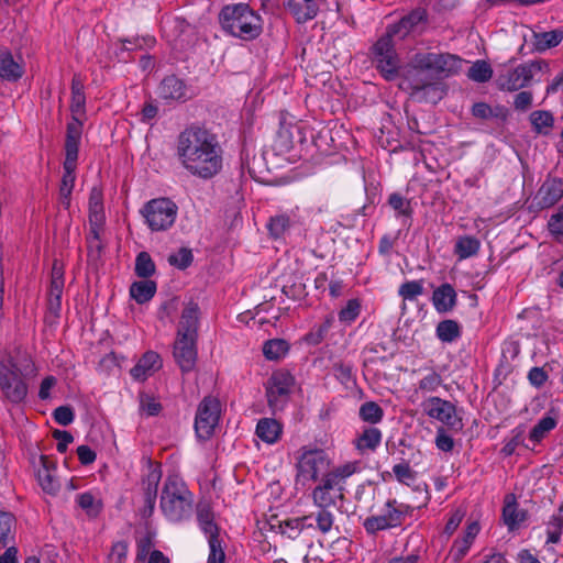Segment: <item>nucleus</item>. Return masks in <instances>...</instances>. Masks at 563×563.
Wrapping results in <instances>:
<instances>
[{"mask_svg":"<svg viewBox=\"0 0 563 563\" xmlns=\"http://www.w3.org/2000/svg\"><path fill=\"white\" fill-rule=\"evenodd\" d=\"M461 58L450 53H417L404 70L411 97L419 102L437 104L446 95L443 80L456 74Z\"/></svg>","mask_w":563,"mask_h":563,"instance_id":"obj_1","label":"nucleus"},{"mask_svg":"<svg viewBox=\"0 0 563 563\" xmlns=\"http://www.w3.org/2000/svg\"><path fill=\"white\" fill-rule=\"evenodd\" d=\"M176 155L192 175L212 178L222 168V150L216 134L199 125H190L179 133Z\"/></svg>","mask_w":563,"mask_h":563,"instance_id":"obj_2","label":"nucleus"},{"mask_svg":"<svg viewBox=\"0 0 563 563\" xmlns=\"http://www.w3.org/2000/svg\"><path fill=\"white\" fill-rule=\"evenodd\" d=\"M427 18L426 9H413L398 23L389 25L386 33L373 46V63L386 80L393 81L399 76L400 62L395 49L394 36L401 32L402 35L408 34L415 26L426 22Z\"/></svg>","mask_w":563,"mask_h":563,"instance_id":"obj_3","label":"nucleus"},{"mask_svg":"<svg viewBox=\"0 0 563 563\" xmlns=\"http://www.w3.org/2000/svg\"><path fill=\"white\" fill-rule=\"evenodd\" d=\"M222 30L240 40L252 41L263 32V20L247 3L224 5L219 13Z\"/></svg>","mask_w":563,"mask_h":563,"instance_id":"obj_4","label":"nucleus"},{"mask_svg":"<svg viewBox=\"0 0 563 563\" xmlns=\"http://www.w3.org/2000/svg\"><path fill=\"white\" fill-rule=\"evenodd\" d=\"M192 494L184 482L177 477L166 478L161 494V509L164 516L173 522H180L192 512Z\"/></svg>","mask_w":563,"mask_h":563,"instance_id":"obj_5","label":"nucleus"},{"mask_svg":"<svg viewBox=\"0 0 563 563\" xmlns=\"http://www.w3.org/2000/svg\"><path fill=\"white\" fill-rule=\"evenodd\" d=\"M27 384L11 355L0 358V393L4 400L19 405L27 396Z\"/></svg>","mask_w":563,"mask_h":563,"instance_id":"obj_6","label":"nucleus"},{"mask_svg":"<svg viewBox=\"0 0 563 563\" xmlns=\"http://www.w3.org/2000/svg\"><path fill=\"white\" fill-rule=\"evenodd\" d=\"M413 507L410 505L398 503L396 499H388L383 514L367 517L363 527L367 534L376 536L379 531L400 527L405 518L411 515Z\"/></svg>","mask_w":563,"mask_h":563,"instance_id":"obj_7","label":"nucleus"},{"mask_svg":"<svg viewBox=\"0 0 563 563\" xmlns=\"http://www.w3.org/2000/svg\"><path fill=\"white\" fill-rule=\"evenodd\" d=\"M178 212L177 205L168 198H157L147 201L141 209V214L152 231H166L175 223Z\"/></svg>","mask_w":563,"mask_h":563,"instance_id":"obj_8","label":"nucleus"},{"mask_svg":"<svg viewBox=\"0 0 563 563\" xmlns=\"http://www.w3.org/2000/svg\"><path fill=\"white\" fill-rule=\"evenodd\" d=\"M330 460L323 450L314 449L303 451L297 462V483L305 485L307 482H316L330 472Z\"/></svg>","mask_w":563,"mask_h":563,"instance_id":"obj_9","label":"nucleus"},{"mask_svg":"<svg viewBox=\"0 0 563 563\" xmlns=\"http://www.w3.org/2000/svg\"><path fill=\"white\" fill-rule=\"evenodd\" d=\"M295 384L294 376L284 369L274 372L265 383V391L268 407L273 411L283 410L290 398L291 387Z\"/></svg>","mask_w":563,"mask_h":563,"instance_id":"obj_10","label":"nucleus"},{"mask_svg":"<svg viewBox=\"0 0 563 563\" xmlns=\"http://www.w3.org/2000/svg\"><path fill=\"white\" fill-rule=\"evenodd\" d=\"M220 413L221 405L217 398L207 396L200 401L195 418V431L200 440H208L213 435Z\"/></svg>","mask_w":563,"mask_h":563,"instance_id":"obj_11","label":"nucleus"},{"mask_svg":"<svg viewBox=\"0 0 563 563\" xmlns=\"http://www.w3.org/2000/svg\"><path fill=\"white\" fill-rule=\"evenodd\" d=\"M426 413L453 430L463 428L462 419L456 415V407L449 400L440 397H430L424 404Z\"/></svg>","mask_w":563,"mask_h":563,"instance_id":"obj_12","label":"nucleus"},{"mask_svg":"<svg viewBox=\"0 0 563 563\" xmlns=\"http://www.w3.org/2000/svg\"><path fill=\"white\" fill-rule=\"evenodd\" d=\"M563 198V179L548 176L537 190L530 208L543 210L553 207Z\"/></svg>","mask_w":563,"mask_h":563,"instance_id":"obj_13","label":"nucleus"},{"mask_svg":"<svg viewBox=\"0 0 563 563\" xmlns=\"http://www.w3.org/2000/svg\"><path fill=\"white\" fill-rule=\"evenodd\" d=\"M543 62L525 63L516 67L507 76L499 78L501 90L517 91L526 87L532 79L534 73L540 71Z\"/></svg>","mask_w":563,"mask_h":563,"instance_id":"obj_14","label":"nucleus"},{"mask_svg":"<svg viewBox=\"0 0 563 563\" xmlns=\"http://www.w3.org/2000/svg\"><path fill=\"white\" fill-rule=\"evenodd\" d=\"M197 355V339L176 338L173 356L183 373H189L195 368Z\"/></svg>","mask_w":563,"mask_h":563,"instance_id":"obj_15","label":"nucleus"},{"mask_svg":"<svg viewBox=\"0 0 563 563\" xmlns=\"http://www.w3.org/2000/svg\"><path fill=\"white\" fill-rule=\"evenodd\" d=\"M82 123L79 118H74L67 123L65 140V161L63 166L76 167L78 150L81 139Z\"/></svg>","mask_w":563,"mask_h":563,"instance_id":"obj_16","label":"nucleus"},{"mask_svg":"<svg viewBox=\"0 0 563 563\" xmlns=\"http://www.w3.org/2000/svg\"><path fill=\"white\" fill-rule=\"evenodd\" d=\"M162 367V360L154 351L145 352L131 368L130 374L135 380L143 382Z\"/></svg>","mask_w":563,"mask_h":563,"instance_id":"obj_17","label":"nucleus"},{"mask_svg":"<svg viewBox=\"0 0 563 563\" xmlns=\"http://www.w3.org/2000/svg\"><path fill=\"white\" fill-rule=\"evenodd\" d=\"M199 307L189 302L181 312L177 336L198 339Z\"/></svg>","mask_w":563,"mask_h":563,"instance_id":"obj_18","label":"nucleus"},{"mask_svg":"<svg viewBox=\"0 0 563 563\" xmlns=\"http://www.w3.org/2000/svg\"><path fill=\"white\" fill-rule=\"evenodd\" d=\"M431 300L439 313H448L456 307L457 294L451 284L444 283L433 290Z\"/></svg>","mask_w":563,"mask_h":563,"instance_id":"obj_19","label":"nucleus"},{"mask_svg":"<svg viewBox=\"0 0 563 563\" xmlns=\"http://www.w3.org/2000/svg\"><path fill=\"white\" fill-rule=\"evenodd\" d=\"M528 518V512L525 509H520L516 501L514 494H508L505 497V504L503 507V519L509 531L519 529L522 522Z\"/></svg>","mask_w":563,"mask_h":563,"instance_id":"obj_20","label":"nucleus"},{"mask_svg":"<svg viewBox=\"0 0 563 563\" xmlns=\"http://www.w3.org/2000/svg\"><path fill=\"white\" fill-rule=\"evenodd\" d=\"M334 489L338 490L335 483L324 475L321 483L312 490L311 497L313 505L318 509H330L331 507H335V496L331 493Z\"/></svg>","mask_w":563,"mask_h":563,"instance_id":"obj_21","label":"nucleus"},{"mask_svg":"<svg viewBox=\"0 0 563 563\" xmlns=\"http://www.w3.org/2000/svg\"><path fill=\"white\" fill-rule=\"evenodd\" d=\"M24 75V67L7 48H0V78L15 82Z\"/></svg>","mask_w":563,"mask_h":563,"instance_id":"obj_22","label":"nucleus"},{"mask_svg":"<svg viewBox=\"0 0 563 563\" xmlns=\"http://www.w3.org/2000/svg\"><path fill=\"white\" fill-rule=\"evenodd\" d=\"M255 433L262 441L273 444L280 439L283 426L276 419L262 418L257 422Z\"/></svg>","mask_w":563,"mask_h":563,"instance_id":"obj_23","label":"nucleus"},{"mask_svg":"<svg viewBox=\"0 0 563 563\" xmlns=\"http://www.w3.org/2000/svg\"><path fill=\"white\" fill-rule=\"evenodd\" d=\"M159 97L165 100H185L186 87L183 80L176 76L164 78L158 88Z\"/></svg>","mask_w":563,"mask_h":563,"instance_id":"obj_24","label":"nucleus"},{"mask_svg":"<svg viewBox=\"0 0 563 563\" xmlns=\"http://www.w3.org/2000/svg\"><path fill=\"white\" fill-rule=\"evenodd\" d=\"M533 46L539 53L558 46L563 40V30L555 29L547 32H533Z\"/></svg>","mask_w":563,"mask_h":563,"instance_id":"obj_25","label":"nucleus"},{"mask_svg":"<svg viewBox=\"0 0 563 563\" xmlns=\"http://www.w3.org/2000/svg\"><path fill=\"white\" fill-rule=\"evenodd\" d=\"M382 442V432L378 428H365L355 439L356 449L361 452L375 451Z\"/></svg>","mask_w":563,"mask_h":563,"instance_id":"obj_26","label":"nucleus"},{"mask_svg":"<svg viewBox=\"0 0 563 563\" xmlns=\"http://www.w3.org/2000/svg\"><path fill=\"white\" fill-rule=\"evenodd\" d=\"M156 292V283L150 279L134 282L130 286L131 297L140 305L150 301Z\"/></svg>","mask_w":563,"mask_h":563,"instance_id":"obj_27","label":"nucleus"},{"mask_svg":"<svg viewBox=\"0 0 563 563\" xmlns=\"http://www.w3.org/2000/svg\"><path fill=\"white\" fill-rule=\"evenodd\" d=\"M286 7L298 23H306L312 20L319 11L314 3H301L295 0H289Z\"/></svg>","mask_w":563,"mask_h":563,"instance_id":"obj_28","label":"nucleus"},{"mask_svg":"<svg viewBox=\"0 0 563 563\" xmlns=\"http://www.w3.org/2000/svg\"><path fill=\"white\" fill-rule=\"evenodd\" d=\"M435 334L441 342L452 343L461 336L462 329L457 321L446 319L437 324Z\"/></svg>","mask_w":563,"mask_h":563,"instance_id":"obj_29","label":"nucleus"},{"mask_svg":"<svg viewBox=\"0 0 563 563\" xmlns=\"http://www.w3.org/2000/svg\"><path fill=\"white\" fill-rule=\"evenodd\" d=\"M481 242L472 235L460 236L454 246V253L460 260H465L476 255L479 251Z\"/></svg>","mask_w":563,"mask_h":563,"instance_id":"obj_30","label":"nucleus"},{"mask_svg":"<svg viewBox=\"0 0 563 563\" xmlns=\"http://www.w3.org/2000/svg\"><path fill=\"white\" fill-rule=\"evenodd\" d=\"M197 519L200 528L208 536V539L212 536H219V528L213 522V514L209 505H198Z\"/></svg>","mask_w":563,"mask_h":563,"instance_id":"obj_31","label":"nucleus"},{"mask_svg":"<svg viewBox=\"0 0 563 563\" xmlns=\"http://www.w3.org/2000/svg\"><path fill=\"white\" fill-rule=\"evenodd\" d=\"M563 533V505L559 511L551 516L547 522V543L556 544L561 541Z\"/></svg>","mask_w":563,"mask_h":563,"instance_id":"obj_32","label":"nucleus"},{"mask_svg":"<svg viewBox=\"0 0 563 563\" xmlns=\"http://www.w3.org/2000/svg\"><path fill=\"white\" fill-rule=\"evenodd\" d=\"M64 175L59 187L60 202L65 208L70 206V195L75 185V170L76 167L63 166Z\"/></svg>","mask_w":563,"mask_h":563,"instance_id":"obj_33","label":"nucleus"},{"mask_svg":"<svg viewBox=\"0 0 563 563\" xmlns=\"http://www.w3.org/2000/svg\"><path fill=\"white\" fill-rule=\"evenodd\" d=\"M356 471V465L353 463H347L345 465L339 466L325 474V476L335 483L338 486L339 492V498H343V490H344V482L347 477H350L352 474H354Z\"/></svg>","mask_w":563,"mask_h":563,"instance_id":"obj_34","label":"nucleus"},{"mask_svg":"<svg viewBox=\"0 0 563 563\" xmlns=\"http://www.w3.org/2000/svg\"><path fill=\"white\" fill-rule=\"evenodd\" d=\"M289 350V344L284 339H272L264 343L263 354L269 361H277L284 357Z\"/></svg>","mask_w":563,"mask_h":563,"instance_id":"obj_35","label":"nucleus"},{"mask_svg":"<svg viewBox=\"0 0 563 563\" xmlns=\"http://www.w3.org/2000/svg\"><path fill=\"white\" fill-rule=\"evenodd\" d=\"M558 424V420L554 417L545 416L541 418L529 433V440L539 443L541 442L550 431H552Z\"/></svg>","mask_w":563,"mask_h":563,"instance_id":"obj_36","label":"nucleus"},{"mask_svg":"<svg viewBox=\"0 0 563 563\" xmlns=\"http://www.w3.org/2000/svg\"><path fill=\"white\" fill-rule=\"evenodd\" d=\"M530 122L537 133L548 134L554 124V118L550 111L536 110L530 114Z\"/></svg>","mask_w":563,"mask_h":563,"instance_id":"obj_37","label":"nucleus"},{"mask_svg":"<svg viewBox=\"0 0 563 563\" xmlns=\"http://www.w3.org/2000/svg\"><path fill=\"white\" fill-rule=\"evenodd\" d=\"M76 501L89 517H97L102 510V501L97 499L90 492L77 495Z\"/></svg>","mask_w":563,"mask_h":563,"instance_id":"obj_38","label":"nucleus"},{"mask_svg":"<svg viewBox=\"0 0 563 563\" xmlns=\"http://www.w3.org/2000/svg\"><path fill=\"white\" fill-rule=\"evenodd\" d=\"M358 415L364 422L376 424L382 421L384 410L377 402L366 401L361 405Z\"/></svg>","mask_w":563,"mask_h":563,"instance_id":"obj_39","label":"nucleus"},{"mask_svg":"<svg viewBox=\"0 0 563 563\" xmlns=\"http://www.w3.org/2000/svg\"><path fill=\"white\" fill-rule=\"evenodd\" d=\"M14 526V516L7 511H0V548H5L13 539L12 530Z\"/></svg>","mask_w":563,"mask_h":563,"instance_id":"obj_40","label":"nucleus"},{"mask_svg":"<svg viewBox=\"0 0 563 563\" xmlns=\"http://www.w3.org/2000/svg\"><path fill=\"white\" fill-rule=\"evenodd\" d=\"M492 76L493 69L485 60L475 62L467 71V77L476 82H486Z\"/></svg>","mask_w":563,"mask_h":563,"instance_id":"obj_41","label":"nucleus"},{"mask_svg":"<svg viewBox=\"0 0 563 563\" xmlns=\"http://www.w3.org/2000/svg\"><path fill=\"white\" fill-rule=\"evenodd\" d=\"M478 532H479V526L477 522H471L467 526L462 541L455 542L457 559L463 558L467 553L473 540L475 539V537L477 536Z\"/></svg>","mask_w":563,"mask_h":563,"instance_id":"obj_42","label":"nucleus"},{"mask_svg":"<svg viewBox=\"0 0 563 563\" xmlns=\"http://www.w3.org/2000/svg\"><path fill=\"white\" fill-rule=\"evenodd\" d=\"M134 271L141 278H148L155 273V264L147 252H141L137 254Z\"/></svg>","mask_w":563,"mask_h":563,"instance_id":"obj_43","label":"nucleus"},{"mask_svg":"<svg viewBox=\"0 0 563 563\" xmlns=\"http://www.w3.org/2000/svg\"><path fill=\"white\" fill-rule=\"evenodd\" d=\"M88 261L97 263L103 253L104 244L101 241L100 233H89L87 236Z\"/></svg>","mask_w":563,"mask_h":563,"instance_id":"obj_44","label":"nucleus"},{"mask_svg":"<svg viewBox=\"0 0 563 563\" xmlns=\"http://www.w3.org/2000/svg\"><path fill=\"white\" fill-rule=\"evenodd\" d=\"M332 371L333 375L341 384L349 386L355 383L352 364L340 361L333 364Z\"/></svg>","mask_w":563,"mask_h":563,"instance_id":"obj_45","label":"nucleus"},{"mask_svg":"<svg viewBox=\"0 0 563 563\" xmlns=\"http://www.w3.org/2000/svg\"><path fill=\"white\" fill-rule=\"evenodd\" d=\"M63 289L64 280L51 279V286L48 291V308L54 313H57L60 310Z\"/></svg>","mask_w":563,"mask_h":563,"instance_id":"obj_46","label":"nucleus"},{"mask_svg":"<svg viewBox=\"0 0 563 563\" xmlns=\"http://www.w3.org/2000/svg\"><path fill=\"white\" fill-rule=\"evenodd\" d=\"M289 228H290V219L286 214H278V216L272 217L267 224L269 234L275 239L283 236V234Z\"/></svg>","mask_w":563,"mask_h":563,"instance_id":"obj_47","label":"nucleus"},{"mask_svg":"<svg viewBox=\"0 0 563 563\" xmlns=\"http://www.w3.org/2000/svg\"><path fill=\"white\" fill-rule=\"evenodd\" d=\"M388 205L397 211V216H404L410 218L412 214L411 203L408 199L402 197L398 192H393L388 197Z\"/></svg>","mask_w":563,"mask_h":563,"instance_id":"obj_48","label":"nucleus"},{"mask_svg":"<svg viewBox=\"0 0 563 563\" xmlns=\"http://www.w3.org/2000/svg\"><path fill=\"white\" fill-rule=\"evenodd\" d=\"M194 255L190 249L180 247L175 254L168 256V263L179 269H186L191 265Z\"/></svg>","mask_w":563,"mask_h":563,"instance_id":"obj_49","label":"nucleus"},{"mask_svg":"<svg viewBox=\"0 0 563 563\" xmlns=\"http://www.w3.org/2000/svg\"><path fill=\"white\" fill-rule=\"evenodd\" d=\"M144 485V516L150 517L155 508L158 485L143 482Z\"/></svg>","mask_w":563,"mask_h":563,"instance_id":"obj_50","label":"nucleus"},{"mask_svg":"<svg viewBox=\"0 0 563 563\" xmlns=\"http://www.w3.org/2000/svg\"><path fill=\"white\" fill-rule=\"evenodd\" d=\"M423 292L422 280H410L404 283L398 290L400 297L405 300H415L418 296Z\"/></svg>","mask_w":563,"mask_h":563,"instance_id":"obj_51","label":"nucleus"},{"mask_svg":"<svg viewBox=\"0 0 563 563\" xmlns=\"http://www.w3.org/2000/svg\"><path fill=\"white\" fill-rule=\"evenodd\" d=\"M361 312V302L358 299H350L344 308L339 312V320L343 323L353 322Z\"/></svg>","mask_w":563,"mask_h":563,"instance_id":"obj_52","label":"nucleus"},{"mask_svg":"<svg viewBox=\"0 0 563 563\" xmlns=\"http://www.w3.org/2000/svg\"><path fill=\"white\" fill-rule=\"evenodd\" d=\"M393 472L397 481L405 485H410L417 477V473L410 467L408 462L394 465Z\"/></svg>","mask_w":563,"mask_h":563,"instance_id":"obj_53","label":"nucleus"},{"mask_svg":"<svg viewBox=\"0 0 563 563\" xmlns=\"http://www.w3.org/2000/svg\"><path fill=\"white\" fill-rule=\"evenodd\" d=\"M37 479L43 490L48 494H55L59 488V484L49 468L38 470Z\"/></svg>","mask_w":563,"mask_h":563,"instance_id":"obj_54","label":"nucleus"},{"mask_svg":"<svg viewBox=\"0 0 563 563\" xmlns=\"http://www.w3.org/2000/svg\"><path fill=\"white\" fill-rule=\"evenodd\" d=\"M314 519L317 528L322 534H327L331 531L334 517L330 509H318Z\"/></svg>","mask_w":563,"mask_h":563,"instance_id":"obj_55","label":"nucleus"},{"mask_svg":"<svg viewBox=\"0 0 563 563\" xmlns=\"http://www.w3.org/2000/svg\"><path fill=\"white\" fill-rule=\"evenodd\" d=\"M210 553L208 556V563H224L225 554L221 545L219 536H212L208 539Z\"/></svg>","mask_w":563,"mask_h":563,"instance_id":"obj_56","label":"nucleus"},{"mask_svg":"<svg viewBox=\"0 0 563 563\" xmlns=\"http://www.w3.org/2000/svg\"><path fill=\"white\" fill-rule=\"evenodd\" d=\"M309 519H311V516H303L285 521V527L288 528L289 531H284V533H287L290 539H296L305 527L312 526L311 523H308Z\"/></svg>","mask_w":563,"mask_h":563,"instance_id":"obj_57","label":"nucleus"},{"mask_svg":"<svg viewBox=\"0 0 563 563\" xmlns=\"http://www.w3.org/2000/svg\"><path fill=\"white\" fill-rule=\"evenodd\" d=\"M548 229L558 241L563 239V205L550 217Z\"/></svg>","mask_w":563,"mask_h":563,"instance_id":"obj_58","label":"nucleus"},{"mask_svg":"<svg viewBox=\"0 0 563 563\" xmlns=\"http://www.w3.org/2000/svg\"><path fill=\"white\" fill-rule=\"evenodd\" d=\"M442 384L441 376L435 372H430L419 382V389L424 393L435 391Z\"/></svg>","mask_w":563,"mask_h":563,"instance_id":"obj_59","label":"nucleus"},{"mask_svg":"<svg viewBox=\"0 0 563 563\" xmlns=\"http://www.w3.org/2000/svg\"><path fill=\"white\" fill-rule=\"evenodd\" d=\"M140 404L141 410L144 411L148 417L157 416L162 410V405L146 394L140 395Z\"/></svg>","mask_w":563,"mask_h":563,"instance_id":"obj_60","label":"nucleus"},{"mask_svg":"<svg viewBox=\"0 0 563 563\" xmlns=\"http://www.w3.org/2000/svg\"><path fill=\"white\" fill-rule=\"evenodd\" d=\"M128 554V543L125 541H118L113 543L111 552L109 553V563H124Z\"/></svg>","mask_w":563,"mask_h":563,"instance_id":"obj_61","label":"nucleus"},{"mask_svg":"<svg viewBox=\"0 0 563 563\" xmlns=\"http://www.w3.org/2000/svg\"><path fill=\"white\" fill-rule=\"evenodd\" d=\"M53 417L58 424L66 427L74 421L75 415L69 406H59L54 410Z\"/></svg>","mask_w":563,"mask_h":563,"instance_id":"obj_62","label":"nucleus"},{"mask_svg":"<svg viewBox=\"0 0 563 563\" xmlns=\"http://www.w3.org/2000/svg\"><path fill=\"white\" fill-rule=\"evenodd\" d=\"M86 96L85 92H71L70 111L74 118L85 113Z\"/></svg>","mask_w":563,"mask_h":563,"instance_id":"obj_63","label":"nucleus"},{"mask_svg":"<svg viewBox=\"0 0 563 563\" xmlns=\"http://www.w3.org/2000/svg\"><path fill=\"white\" fill-rule=\"evenodd\" d=\"M512 437L505 443L504 448L501 449V452L509 456L515 453L516 449L523 442V431L521 430H514Z\"/></svg>","mask_w":563,"mask_h":563,"instance_id":"obj_64","label":"nucleus"}]
</instances>
